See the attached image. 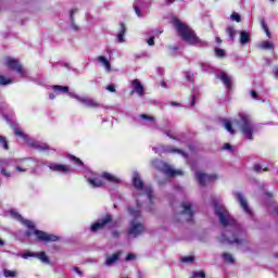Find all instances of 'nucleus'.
<instances>
[{"label":"nucleus","instance_id":"nucleus-1","mask_svg":"<svg viewBox=\"0 0 278 278\" xmlns=\"http://www.w3.org/2000/svg\"><path fill=\"white\" fill-rule=\"evenodd\" d=\"M214 212L217 216L220 225L224 227V232L219 237V241L228 242V244H237L240 247L244 242L245 232L242 226L233 219V216L229 214L225 204L219 201H214Z\"/></svg>","mask_w":278,"mask_h":278},{"label":"nucleus","instance_id":"nucleus-2","mask_svg":"<svg viewBox=\"0 0 278 278\" xmlns=\"http://www.w3.org/2000/svg\"><path fill=\"white\" fill-rule=\"evenodd\" d=\"M233 126L239 127V131L245 140H253V136H255V132L257 131V125L253 123L251 115L245 113H240L238 118H235L233 121L224 119V127L228 134H236Z\"/></svg>","mask_w":278,"mask_h":278},{"label":"nucleus","instance_id":"nucleus-3","mask_svg":"<svg viewBox=\"0 0 278 278\" xmlns=\"http://www.w3.org/2000/svg\"><path fill=\"white\" fill-rule=\"evenodd\" d=\"M132 186L135 188L134 198L137 201V206L142 207L141 201H148V210L151 212L153 210V205L155 204V197H153V189L149 185H144L140 174L138 172H134L131 176Z\"/></svg>","mask_w":278,"mask_h":278},{"label":"nucleus","instance_id":"nucleus-4","mask_svg":"<svg viewBox=\"0 0 278 278\" xmlns=\"http://www.w3.org/2000/svg\"><path fill=\"white\" fill-rule=\"evenodd\" d=\"M9 214L11 218L18 220L20 223H22V225H24L25 227H27V229H29L26 232V236H33L34 233V236H36V238L40 240V242H58V240H60L58 236L49 235L42 230H36L34 226V222L23 218V216L18 214V212L11 210Z\"/></svg>","mask_w":278,"mask_h":278},{"label":"nucleus","instance_id":"nucleus-5","mask_svg":"<svg viewBox=\"0 0 278 278\" xmlns=\"http://www.w3.org/2000/svg\"><path fill=\"white\" fill-rule=\"evenodd\" d=\"M128 214L132 218L129 223L128 228L129 238H138V236H142V233H144L147 229L144 228V225H142V222L140 220V217L142 216L140 213V207L128 206Z\"/></svg>","mask_w":278,"mask_h":278},{"label":"nucleus","instance_id":"nucleus-6","mask_svg":"<svg viewBox=\"0 0 278 278\" xmlns=\"http://www.w3.org/2000/svg\"><path fill=\"white\" fill-rule=\"evenodd\" d=\"M172 23L185 42L188 45H197L199 42V38H197L194 30H192L186 23L180 22L177 17H174Z\"/></svg>","mask_w":278,"mask_h":278},{"label":"nucleus","instance_id":"nucleus-7","mask_svg":"<svg viewBox=\"0 0 278 278\" xmlns=\"http://www.w3.org/2000/svg\"><path fill=\"white\" fill-rule=\"evenodd\" d=\"M14 135L17 136V138H22V140H24V142H26L30 149H35L36 151H49V144L34 140L18 128L14 129Z\"/></svg>","mask_w":278,"mask_h":278},{"label":"nucleus","instance_id":"nucleus-8","mask_svg":"<svg viewBox=\"0 0 278 278\" xmlns=\"http://www.w3.org/2000/svg\"><path fill=\"white\" fill-rule=\"evenodd\" d=\"M85 177L90 188H103L105 186V181L99 174H94V172L88 169L85 172Z\"/></svg>","mask_w":278,"mask_h":278},{"label":"nucleus","instance_id":"nucleus-9","mask_svg":"<svg viewBox=\"0 0 278 278\" xmlns=\"http://www.w3.org/2000/svg\"><path fill=\"white\" fill-rule=\"evenodd\" d=\"M5 66L11 71H14L20 77H27V71L23 67L21 62L16 59L8 58L4 61Z\"/></svg>","mask_w":278,"mask_h":278},{"label":"nucleus","instance_id":"nucleus-10","mask_svg":"<svg viewBox=\"0 0 278 278\" xmlns=\"http://www.w3.org/2000/svg\"><path fill=\"white\" fill-rule=\"evenodd\" d=\"M153 165L161 170V173H164L166 177H175L177 175H184L181 170H176L170 167V165L166 164L165 162L162 161H154Z\"/></svg>","mask_w":278,"mask_h":278},{"label":"nucleus","instance_id":"nucleus-11","mask_svg":"<svg viewBox=\"0 0 278 278\" xmlns=\"http://www.w3.org/2000/svg\"><path fill=\"white\" fill-rule=\"evenodd\" d=\"M28 159H4L1 161V164L4 166H11V164H15V169L17 173H26L27 165H25V162H27Z\"/></svg>","mask_w":278,"mask_h":278},{"label":"nucleus","instance_id":"nucleus-12","mask_svg":"<svg viewBox=\"0 0 278 278\" xmlns=\"http://www.w3.org/2000/svg\"><path fill=\"white\" fill-rule=\"evenodd\" d=\"M68 97H71V99H76V101L85 105V108H99V102H97L92 98L81 97L73 92H70Z\"/></svg>","mask_w":278,"mask_h":278},{"label":"nucleus","instance_id":"nucleus-13","mask_svg":"<svg viewBox=\"0 0 278 278\" xmlns=\"http://www.w3.org/2000/svg\"><path fill=\"white\" fill-rule=\"evenodd\" d=\"M195 179L200 186H207V184L216 181V179H218V176H216V174H205L202 172H197Z\"/></svg>","mask_w":278,"mask_h":278},{"label":"nucleus","instance_id":"nucleus-14","mask_svg":"<svg viewBox=\"0 0 278 278\" xmlns=\"http://www.w3.org/2000/svg\"><path fill=\"white\" fill-rule=\"evenodd\" d=\"M138 123L143 127H149L150 129H157V123L155 122V117L147 114L139 115Z\"/></svg>","mask_w":278,"mask_h":278},{"label":"nucleus","instance_id":"nucleus-15","mask_svg":"<svg viewBox=\"0 0 278 278\" xmlns=\"http://www.w3.org/2000/svg\"><path fill=\"white\" fill-rule=\"evenodd\" d=\"M22 257L23 260H29V257H38L42 262V264H51L49 256H47V253L45 252L34 253L31 251H25L22 254Z\"/></svg>","mask_w":278,"mask_h":278},{"label":"nucleus","instance_id":"nucleus-16","mask_svg":"<svg viewBox=\"0 0 278 278\" xmlns=\"http://www.w3.org/2000/svg\"><path fill=\"white\" fill-rule=\"evenodd\" d=\"M109 223H112V215H106L91 225L90 231L97 233L100 229H103Z\"/></svg>","mask_w":278,"mask_h":278},{"label":"nucleus","instance_id":"nucleus-17","mask_svg":"<svg viewBox=\"0 0 278 278\" xmlns=\"http://www.w3.org/2000/svg\"><path fill=\"white\" fill-rule=\"evenodd\" d=\"M235 197L243 212H245L248 216H252L253 212L251 211V207H249V202H247V198H244L241 192H235Z\"/></svg>","mask_w":278,"mask_h":278},{"label":"nucleus","instance_id":"nucleus-18","mask_svg":"<svg viewBox=\"0 0 278 278\" xmlns=\"http://www.w3.org/2000/svg\"><path fill=\"white\" fill-rule=\"evenodd\" d=\"M48 168L53 173H62L63 175H68V173H71V167L58 163H49Z\"/></svg>","mask_w":278,"mask_h":278},{"label":"nucleus","instance_id":"nucleus-19","mask_svg":"<svg viewBox=\"0 0 278 278\" xmlns=\"http://www.w3.org/2000/svg\"><path fill=\"white\" fill-rule=\"evenodd\" d=\"M180 207L182 208V216H186L187 223H190L192 220V216H194V213L192 212V204H190V202H184Z\"/></svg>","mask_w":278,"mask_h":278},{"label":"nucleus","instance_id":"nucleus-20","mask_svg":"<svg viewBox=\"0 0 278 278\" xmlns=\"http://www.w3.org/2000/svg\"><path fill=\"white\" fill-rule=\"evenodd\" d=\"M216 77L220 79L227 90H231V76H228L227 72L219 71L216 73Z\"/></svg>","mask_w":278,"mask_h":278},{"label":"nucleus","instance_id":"nucleus-21","mask_svg":"<svg viewBox=\"0 0 278 278\" xmlns=\"http://www.w3.org/2000/svg\"><path fill=\"white\" fill-rule=\"evenodd\" d=\"M131 94H138V97H144V87L140 80L135 79L131 81Z\"/></svg>","mask_w":278,"mask_h":278},{"label":"nucleus","instance_id":"nucleus-22","mask_svg":"<svg viewBox=\"0 0 278 278\" xmlns=\"http://www.w3.org/2000/svg\"><path fill=\"white\" fill-rule=\"evenodd\" d=\"M102 177V181H108L109 184H114V186H118V184L122 182L121 178H118L117 176L110 174L108 172H104L101 174Z\"/></svg>","mask_w":278,"mask_h":278},{"label":"nucleus","instance_id":"nucleus-23","mask_svg":"<svg viewBox=\"0 0 278 278\" xmlns=\"http://www.w3.org/2000/svg\"><path fill=\"white\" fill-rule=\"evenodd\" d=\"M240 39L239 42L242 47H244V45H249V42H251V33L247 31V30H240Z\"/></svg>","mask_w":278,"mask_h":278},{"label":"nucleus","instance_id":"nucleus-24","mask_svg":"<svg viewBox=\"0 0 278 278\" xmlns=\"http://www.w3.org/2000/svg\"><path fill=\"white\" fill-rule=\"evenodd\" d=\"M162 151L164 153H178V155H181L182 157H188V154L186 152H184L182 150H179V149H175L170 146L164 148V147H161Z\"/></svg>","mask_w":278,"mask_h":278},{"label":"nucleus","instance_id":"nucleus-25","mask_svg":"<svg viewBox=\"0 0 278 278\" xmlns=\"http://www.w3.org/2000/svg\"><path fill=\"white\" fill-rule=\"evenodd\" d=\"M99 64H101L102 66H104L106 73H110V71H112V65L110 64V60H108V58L100 55L97 58Z\"/></svg>","mask_w":278,"mask_h":278},{"label":"nucleus","instance_id":"nucleus-26","mask_svg":"<svg viewBox=\"0 0 278 278\" xmlns=\"http://www.w3.org/2000/svg\"><path fill=\"white\" fill-rule=\"evenodd\" d=\"M125 34H127V28L125 27V24L121 23L119 30L117 34V42H125Z\"/></svg>","mask_w":278,"mask_h":278},{"label":"nucleus","instance_id":"nucleus-27","mask_svg":"<svg viewBox=\"0 0 278 278\" xmlns=\"http://www.w3.org/2000/svg\"><path fill=\"white\" fill-rule=\"evenodd\" d=\"M52 90L55 94H71V92H68V87L66 86L53 85Z\"/></svg>","mask_w":278,"mask_h":278},{"label":"nucleus","instance_id":"nucleus-28","mask_svg":"<svg viewBox=\"0 0 278 278\" xmlns=\"http://www.w3.org/2000/svg\"><path fill=\"white\" fill-rule=\"evenodd\" d=\"M119 257H121L119 253H115V254H112L111 256H108L104 263L105 266H112L116 264Z\"/></svg>","mask_w":278,"mask_h":278},{"label":"nucleus","instance_id":"nucleus-29","mask_svg":"<svg viewBox=\"0 0 278 278\" xmlns=\"http://www.w3.org/2000/svg\"><path fill=\"white\" fill-rule=\"evenodd\" d=\"M222 258L226 264H236V258L229 252H225L222 254Z\"/></svg>","mask_w":278,"mask_h":278},{"label":"nucleus","instance_id":"nucleus-30","mask_svg":"<svg viewBox=\"0 0 278 278\" xmlns=\"http://www.w3.org/2000/svg\"><path fill=\"white\" fill-rule=\"evenodd\" d=\"M258 49H263L265 51H270V50L275 49V45L270 41H262L261 43H258Z\"/></svg>","mask_w":278,"mask_h":278},{"label":"nucleus","instance_id":"nucleus-31","mask_svg":"<svg viewBox=\"0 0 278 278\" xmlns=\"http://www.w3.org/2000/svg\"><path fill=\"white\" fill-rule=\"evenodd\" d=\"M197 92H192L191 97H190V101L185 103V108H194V105H197Z\"/></svg>","mask_w":278,"mask_h":278},{"label":"nucleus","instance_id":"nucleus-32","mask_svg":"<svg viewBox=\"0 0 278 278\" xmlns=\"http://www.w3.org/2000/svg\"><path fill=\"white\" fill-rule=\"evenodd\" d=\"M201 68L203 73H214V66H212L210 63H202Z\"/></svg>","mask_w":278,"mask_h":278},{"label":"nucleus","instance_id":"nucleus-33","mask_svg":"<svg viewBox=\"0 0 278 278\" xmlns=\"http://www.w3.org/2000/svg\"><path fill=\"white\" fill-rule=\"evenodd\" d=\"M11 78H8L3 75H0V86H10V84H13Z\"/></svg>","mask_w":278,"mask_h":278},{"label":"nucleus","instance_id":"nucleus-34","mask_svg":"<svg viewBox=\"0 0 278 278\" xmlns=\"http://www.w3.org/2000/svg\"><path fill=\"white\" fill-rule=\"evenodd\" d=\"M0 147L8 151L10 149V146L8 144V139L3 136H0Z\"/></svg>","mask_w":278,"mask_h":278},{"label":"nucleus","instance_id":"nucleus-35","mask_svg":"<svg viewBox=\"0 0 278 278\" xmlns=\"http://www.w3.org/2000/svg\"><path fill=\"white\" fill-rule=\"evenodd\" d=\"M226 33L228 34L230 40H233V37H235L236 34H237L236 28H233V26H229V27L226 29Z\"/></svg>","mask_w":278,"mask_h":278},{"label":"nucleus","instance_id":"nucleus-36","mask_svg":"<svg viewBox=\"0 0 278 278\" xmlns=\"http://www.w3.org/2000/svg\"><path fill=\"white\" fill-rule=\"evenodd\" d=\"M4 277L5 278H14L16 277V271L15 270H9V269H4Z\"/></svg>","mask_w":278,"mask_h":278},{"label":"nucleus","instance_id":"nucleus-37","mask_svg":"<svg viewBox=\"0 0 278 278\" xmlns=\"http://www.w3.org/2000/svg\"><path fill=\"white\" fill-rule=\"evenodd\" d=\"M181 262L184 264H192V262H194V256H184L181 257Z\"/></svg>","mask_w":278,"mask_h":278},{"label":"nucleus","instance_id":"nucleus-38","mask_svg":"<svg viewBox=\"0 0 278 278\" xmlns=\"http://www.w3.org/2000/svg\"><path fill=\"white\" fill-rule=\"evenodd\" d=\"M254 170H255V173H261V170H268V168H266V167H264L263 165H261V164H258V163H256V164H254Z\"/></svg>","mask_w":278,"mask_h":278},{"label":"nucleus","instance_id":"nucleus-39","mask_svg":"<svg viewBox=\"0 0 278 278\" xmlns=\"http://www.w3.org/2000/svg\"><path fill=\"white\" fill-rule=\"evenodd\" d=\"M70 160L72 162H74V164H76L77 166H83L84 165V162H81V160L77 159L76 156L71 155Z\"/></svg>","mask_w":278,"mask_h":278},{"label":"nucleus","instance_id":"nucleus-40","mask_svg":"<svg viewBox=\"0 0 278 278\" xmlns=\"http://www.w3.org/2000/svg\"><path fill=\"white\" fill-rule=\"evenodd\" d=\"M185 77H186L187 81H194V73H192V72H186Z\"/></svg>","mask_w":278,"mask_h":278},{"label":"nucleus","instance_id":"nucleus-41","mask_svg":"<svg viewBox=\"0 0 278 278\" xmlns=\"http://www.w3.org/2000/svg\"><path fill=\"white\" fill-rule=\"evenodd\" d=\"M190 278H205V271H195Z\"/></svg>","mask_w":278,"mask_h":278},{"label":"nucleus","instance_id":"nucleus-42","mask_svg":"<svg viewBox=\"0 0 278 278\" xmlns=\"http://www.w3.org/2000/svg\"><path fill=\"white\" fill-rule=\"evenodd\" d=\"M231 21H235L236 23H240V15L237 12H232L230 15Z\"/></svg>","mask_w":278,"mask_h":278},{"label":"nucleus","instance_id":"nucleus-43","mask_svg":"<svg viewBox=\"0 0 278 278\" xmlns=\"http://www.w3.org/2000/svg\"><path fill=\"white\" fill-rule=\"evenodd\" d=\"M215 55L217 56V58H225V50H223V49H215Z\"/></svg>","mask_w":278,"mask_h":278},{"label":"nucleus","instance_id":"nucleus-44","mask_svg":"<svg viewBox=\"0 0 278 278\" xmlns=\"http://www.w3.org/2000/svg\"><path fill=\"white\" fill-rule=\"evenodd\" d=\"M262 27H263L267 38H270L271 37L270 30L268 29V26H266V23L262 22Z\"/></svg>","mask_w":278,"mask_h":278},{"label":"nucleus","instance_id":"nucleus-45","mask_svg":"<svg viewBox=\"0 0 278 278\" xmlns=\"http://www.w3.org/2000/svg\"><path fill=\"white\" fill-rule=\"evenodd\" d=\"M147 43L149 45V47H153L155 45V37H150L147 40Z\"/></svg>","mask_w":278,"mask_h":278},{"label":"nucleus","instance_id":"nucleus-46","mask_svg":"<svg viewBox=\"0 0 278 278\" xmlns=\"http://www.w3.org/2000/svg\"><path fill=\"white\" fill-rule=\"evenodd\" d=\"M1 175H3V177H12V173L7 172L5 168H2V169H1Z\"/></svg>","mask_w":278,"mask_h":278},{"label":"nucleus","instance_id":"nucleus-47","mask_svg":"<svg viewBox=\"0 0 278 278\" xmlns=\"http://www.w3.org/2000/svg\"><path fill=\"white\" fill-rule=\"evenodd\" d=\"M135 12L139 18H142V16H144V14L140 12V8H138L137 5H135Z\"/></svg>","mask_w":278,"mask_h":278},{"label":"nucleus","instance_id":"nucleus-48","mask_svg":"<svg viewBox=\"0 0 278 278\" xmlns=\"http://www.w3.org/2000/svg\"><path fill=\"white\" fill-rule=\"evenodd\" d=\"M223 150H224V151H233V148L231 147V144L225 143V144L223 146Z\"/></svg>","mask_w":278,"mask_h":278},{"label":"nucleus","instance_id":"nucleus-49","mask_svg":"<svg viewBox=\"0 0 278 278\" xmlns=\"http://www.w3.org/2000/svg\"><path fill=\"white\" fill-rule=\"evenodd\" d=\"M109 92H116V87L114 85H108L105 88Z\"/></svg>","mask_w":278,"mask_h":278},{"label":"nucleus","instance_id":"nucleus-50","mask_svg":"<svg viewBox=\"0 0 278 278\" xmlns=\"http://www.w3.org/2000/svg\"><path fill=\"white\" fill-rule=\"evenodd\" d=\"M74 271H76L78 277H84V271L79 269V267H74Z\"/></svg>","mask_w":278,"mask_h":278},{"label":"nucleus","instance_id":"nucleus-51","mask_svg":"<svg viewBox=\"0 0 278 278\" xmlns=\"http://www.w3.org/2000/svg\"><path fill=\"white\" fill-rule=\"evenodd\" d=\"M131 260H136V255H134V254H128V255L126 256V262H131Z\"/></svg>","mask_w":278,"mask_h":278},{"label":"nucleus","instance_id":"nucleus-52","mask_svg":"<svg viewBox=\"0 0 278 278\" xmlns=\"http://www.w3.org/2000/svg\"><path fill=\"white\" fill-rule=\"evenodd\" d=\"M251 97H252V99H257V91L252 90L251 91Z\"/></svg>","mask_w":278,"mask_h":278},{"label":"nucleus","instance_id":"nucleus-53","mask_svg":"<svg viewBox=\"0 0 278 278\" xmlns=\"http://www.w3.org/2000/svg\"><path fill=\"white\" fill-rule=\"evenodd\" d=\"M72 29H74V31H78L79 27L77 26V24L72 23Z\"/></svg>","mask_w":278,"mask_h":278},{"label":"nucleus","instance_id":"nucleus-54","mask_svg":"<svg viewBox=\"0 0 278 278\" xmlns=\"http://www.w3.org/2000/svg\"><path fill=\"white\" fill-rule=\"evenodd\" d=\"M274 77L275 79H278V67L274 68Z\"/></svg>","mask_w":278,"mask_h":278},{"label":"nucleus","instance_id":"nucleus-55","mask_svg":"<svg viewBox=\"0 0 278 278\" xmlns=\"http://www.w3.org/2000/svg\"><path fill=\"white\" fill-rule=\"evenodd\" d=\"M55 97H58V93H50L49 94V99H51V100L55 99Z\"/></svg>","mask_w":278,"mask_h":278},{"label":"nucleus","instance_id":"nucleus-56","mask_svg":"<svg viewBox=\"0 0 278 278\" xmlns=\"http://www.w3.org/2000/svg\"><path fill=\"white\" fill-rule=\"evenodd\" d=\"M169 138H173V140H177L173 135H170V131L166 132Z\"/></svg>","mask_w":278,"mask_h":278},{"label":"nucleus","instance_id":"nucleus-57","mask_svg":"<svg viewBox=\"0 0 278 278\" xmlns=\"http://www.w3.org/2000/svg\"><path fill=\"white\" fill-rule=\"evenodd\" d=\"M176 0H166L167 4L170 5L173 3H175Z\"/></svg>","mask_w":278,"mask_h":278},{"label":"nucleus","instance_id":"nucleus-58","mask_svg":"<svg viewBox=\"0 0 278 278\" xmlns=\"http://www.w3.org/2000/svg\"><path fill=\"white\" fill-rule=\"evenodd\" d=\"M113 238H118V231L113 232Z\"/></svg>","mask_w":278,"mask_h":278},{"label":"nucleus","instance_id":"nucleus-59","mask_svg":"<svg viewBox=\"0 0 278 278\" xmlns=\"http://www.w3.org/2000/svg\"><path fill=\"white\" fill-rule=\"evenodd\" d=\"M216 42H217V45H220V42H223V41L220 40L219 37H216Z\"/></svg>","mask_w":278,"mask_h":278},{"label":"nucleus","instance_id":"nucleus-60","mask_svg":"<svg viewBox=\"0 0 278 278\" xmlns=\"http://www.w3.org/2000/svg\"><path fill=\"white\" fill-rule=\"evenodd\" d=\"M4 244L5 242L2 239H0V247H3Z\"/></svg>","mask_w":278,"mask_h":278},{"label":"nucleus","instance_id":"nucleus-61","mask_svg":"<svg viewBox=\"0 0 278 278\" xmlns=\"http://www.w3.org/2000/svg\"><path fill=\"white\" fill-rule=\"evenodd\" d=\"M77 11L76 10H72L71 11V17L73 18V14H75Z\"/></svg>","mask_w":278,"mask_h":278},{"label":"nucleus","instance_id":"nucleus-62","mask_svg":"<svg viewBox=\"0 0 278 278\" xmlns=\"http://www.w3.org/2000/svg\"><path fill=\"white\" fill-rule=\"evenodd\" d=\"M153 151H154L155 153H157V148H153Z\"/></svg>","mask_w":278,"mask_h":278},{"label":"nucleus","instance_id":"nucleus-63","mask_svg":"<svg viewBox=\"0 0 278 278\" xmlns=\"http://www.w3.org/2000/svg\"><path fill=\"white\" fill-rule=\"evenodd\" d=\"M172 105H177V102H172Z\"/></svg>","mask_w":278,"mask_h":278},{"label":"nucleus","instance_id":"nucleus-64","mask_svg":"<svg viewBox=\"0 0 278 278\" xmlns=\"http://www.w3.org/2000/svg\"><path fill=\"white\" fill-rule=\"evenodd\" d=\"M157 34H162V30L157 31Z\"/></svg>","mask_w":278,"mask_h":278}]
</instances>
